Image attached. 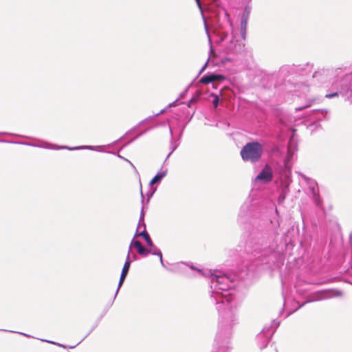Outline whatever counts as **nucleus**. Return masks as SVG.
Returning a JSON list of instances; mask_svg holds the SVG:
<instances>
[{"label": "nucleus", "mask_w": 352, "mask_h": 352, "mask_svg": "<svg viewBox=\"0 0 352 352\" xmlns=\"http://www.w3.org/2000/svg\"><path fill=\"white\" fill-rule=\"evenodd\" d=\"M190 267L210 279V300L219 313V330L214 347L219 351L230 350V335L234 325L238 323L237 309L240 305L233 290L234 280L221 270Z\"/></svg>", "instance_id": "1"}, {"label": "nucleus", "mask_w": 352, "mask_h": 352, "mask_svg": "<svg viewBox=\"0 0 352 352\" xmlns=\"http://www.w3.org/2000/svg\"><path fill=\"white\" fill-rule=\"evenodd\" d=\"M311 84L324 88L326 90V98L341 96L345 101L352 104V71L345 72L340 68L335 70L320 68L314 73Z\"/></svg>", "instance_id": "2"}, {"label": "nucleus", "mask_w": 352, "mask_h": 352, "mask_svg": "<svg viewBox=\"0 0 352 352\" xmlns=\"http://www.w3.org/2000/svg\"><path fill=\"white\" fill-rule=\"evenodd\" d=\"M278 235V232L275 231L272 234L264 232L251 236L247 244V252L258 258L271 255L277 248L274 238Z\"/></svg>", "instance_id": "3"}, {"label": "nucleus", "mask_w": 352, "mask_h": 352, "mask_svg": "<svg viewBox=\"0 0 352 352\" xmlns=\"http://www.w3.org/2000/svg\"><path fill=\"white\" fill-rule=\"evenodd\" d=\"M263 152V146L259 142H251L242 148L240 154L243 161L256 163L261 160Z\"/></svg>", "instance_id": "4"}, {"label": "nucleus", "mask_w": 352, "mask_h": 352, "mask_svg": "<svg viewBox=\"0 0 352 352\" xmlns=\"http://www.w3.org/2000/svg\"><path fill=\"white\" fill-rule=\"evenodd\" d=\"M313 69V64L310 63L300 65H287L281 67L282 72H288L290 74H303L305 72H309Z\"/></svg>", "instance_id": "5"}, {"label": "nucleus", "mask_w": 352, "mask_h": 352, "mask_svg": "<svg viewBox=\"0 0 352 352\" xmlns=\"http://www.w3.org/2000/svg\"><path fill=\"white\" fill-rule=\"evenodd\" d=\"M308 190L316 206L322 208V200L319 195V188L317 182L311 179H306Z\"/></svg>", "instance_id": "6"}, {"label": "nucleus", "mask_w": 352, "mask_h": 352, "mask_svg": "<svg viewBox=\"0 0 352 352\" xmlns=\"http://www.w3.org/2000/svg\"><path fill=\"white\" fill-rule=\"evenodd\" d=\"M342 296V292L338 289H327L319 291L314 294L311 300L309 301H318Z\"/></svg>", "instance_id": "7"}, {"label": "nucleus", "mask_w": 352, "mask_h": 352, "mask_svg": "<svg viewBox=\"0 0 352 352\" xmlns=\"http://www.w3.org/2000/svg\"><path fill=\"white\" fill-rule=\"evenodd\" d=\"M253 209V206L250 201L244 202L239 210L238 214V222L243 223L248 221L251 216V213Z\"/></svg>", "instance_id": "8"}, {"label": "nucleus", "mask_w": 352, "mask_h": 352, "mask_svg": "<svg viewBox=\"0 0 352 352\" xmlns=\"http://www.w3.org/2000/svg\"><path fill=\"white\" fill-rule=\"evenodd\" d=\"M243 47V45L238 40L235 39L233 34L231 35V39L225 46L224 51L228 54H237Z\"/></svg>", "instance_id": "9"}, {"label": "nucleus", "mask_w": 352, "mask_h": 352, "mask_svg": "<svg viewBox=\"0 0 352 352\" xmlns=\"http://www.w3.org/2000/svg\"><path fill=\"white\" fill-rule=\"evenodd\" d=\"M273 178V172L272 168L268 165L265 164L263 168L261 170L258 175L256 176L255 180L260 181L264 184H267L272 181Z\"/></svg>", "instance_id": "10"}, {"label": "nucleus", "mask_w": 352, "mask_h": 352, "mask_svg": "<svg viewBox=\"0 0 352 352\" xmlns=\"http://www.w3.org/2000/svg\"><path fill=\"white\" fill-rule=\"evenodd\" d=\"M270 335V332L266 333V330L263 329V330L256 336V339L260 350H263L267 345Z\"/></svg>", "instance_id": "11"}, {"label": "nucleus", "mask_w": 352, "mask_h": 352, "mask_svg": "<svg viewBox=\"0 0 352 352\" xmlns=\"http://www.w3.org/2000/svg\"><path fill=\"white\" fill-rule=\"evenodd\" d=\"M132 247H134L137 250L138 253L142 256H147L148 254V249L144 247L140 241L138 240L135 241L133 239L131 241L129 250L130 252H131Z\"/></svg>", "instance_id": "12"}, {"label": "nucleus", "mask_w": 352, "mask_h": 352, "mask_svg": "<svg viewBox=\"0 0 352 352\" xmlns=\"http://www.w3.org/2000/svg\"><path fill=\"white\" fill-rule=\"evenodd\" d=\"M20 144L31 146L34 147H39V148H43L47 149H58V146H56L55 144H52L50 143L46 142H41L40 144H35V143H30V142H19Z\"/></svg>", "instance_id": "13"}, {"label": "nucleus", "mask_w": 352, "mask_h": 352, "mask_svg": "<svg viewBox=\"0 0 352 352\" xmlns=\"http://www.w3.org/2000/svg\"><path fill=\"white\" fill-rule=\"evenodd\" d=\"M167 173H168L167 168L163 169V168H162L160 169V170L151 180L149 184L151 186H153L154 184L160 183L162 179L167 175Z\"/></svg>", "instance_id": "14"}, {"label": "nucleus", "mask_w": 352, "mask_h": 352, "mask_svg": "<svg viewBox=\"0 0 352 352\" xmlns=\"http://www.w3.org/2000/svg\"><path fill=\"white\" fill-rule=\"evenodd\" d=\"M135 236H141V237L144 238V240L146 241L148 246H153V243L149 234L146 232L145 223H143V230L140 232H136Z\"/></svg>", "instance_id": "15"}, {"label": "nucleus", "mask_w": 352, "mask_h": 352, "mask_svg": "<svg viewBox=\"0 0 352 352\" xmlns=\"http://www.w3.org/2000/svg\"><path fill=\"white\" fill-rule=\"evenodd\" d=\"M297 151V145L293 140H290L287 146V154L286 157L287 161H290L296 151Z\"/></svg>", "instance_id": "16"}, {"label": "nucleus", "mask_w": 352, "mask_h": 352, "mask_svg": "<svg viewBox=\"0 0 352 352\" xmlns=\"http://www.w3.org/2000/svg\"><path fill=\"white\" fill-rule=\"evenodd\" d=\"M102 146H75V147H69L67 146H60L58 148L60 149H67L69 151H74V150H82V149H87V150H94V151H100Z\"/></svg>", "instance_id": "17"}, {"label": "nucleus", "mask_w": 352, "mask_h": 352, "mask_svg": "<svg viewBox=\"0 0 352 352\" xmlns=\"http://www.w3.org/2000/svg\"><path fill=\"white\" fill-rule=\"evenodd\" d=\"M169 131H170V136H171V140H170V152L168 153V155H167L164 162L166 163V162L167 161L168 158L170 156V155L177 149V148L178 147L179 143V142H177L176 141H175L173 140V131H172V129L170 127V126H169Z\"/></svg>", "instance_id": "18"}, {"label": "nucleus", "mask_w": 352, "mask_h": 352, "mask_svg": "<svg viewBox=\"0 0 352 352\" xmlns=\"http://www.w3.org/2000/svg\"><path fill=\"white\" fill-rule=\"evenodd\" d=\"M214 74L205 75L200 79V82L205 85L209 84L210 82H214Z\"/></svg>", "instance_id": "19"}, {"label": "nucleus", "mask_w": 352, "mask_h": 352, "mask_svg": "<svg viewBox=\"0 0 352 352\" xmlns=\"http://www.w3.org/2000/svg\"><path fill=\"white\" fill-rule=\"evenodd\" d=\"M248 20L241 19V36L243 40L245 38Z\"/></svg>", "instance_id": "20"}, {"label": "nucleus", "mask_w": 352, "mask_h": 352, "mask_svg": "<svg viewBox=\"0 0 352 352\" xmlns=\"http://www.w3.org/2000/svg\"><path fill=\"white\" fill-rule=\"evenodd\" d=\"M131 265V256H130V250L128 251V254L126 256V261L124 264L122 272L124 273L128 274L129 268Z\"/></svg>", "instance_id": "21"}, {"label": "nucleus", "mask_w": 352, "mask_h": 352, "mask_svg": "<svg viewBox=\"0 0 352 352\" xmlns=\"http://www.w3.org/2000/svg\"><path fill=\"white\" fill-rule=\"evenodd\" d=\"M151 248V249H148V254H151L153 255H156L157 256H159V258H162V252L161 250L157 248L156 247L154 244H153V246H149Z\"/></svg>", "instance_id": "22"}, {"label": "nucleus", "mask_w": 352, "mask_h": 352, "mask_svg": "<svg viewBox=\"0 0 352 352\" xmlns=\"http://www.w3.org/2000/svg\"><path fill=\"white\" fill-rule=\"evenodd\" d=\"M141 196H142V209H141V212H140V219H139V226H140V223L142 222L144 223V195H143V193L141 192Z\"/></svg>", "instance_id": "23"}, {"label": "nucleus", "mask_w": 352, "mask_h": 352, "mask_svg": "<svg viewBox=\"0 0 352 352\" xmlns=\"http://www.w3.org/2000/svg\"><path fill=\"white\" fill-rule=\"evenodd\" d=\"M165 111H166V109H162L159 113H156V114H155V115H153V116H149V117L146 118V119H144V120H142L141 122H140L139 125H141V124H142L146 123V122H148V121H150V120H153V119H154V118H155V117H157V116H160V114L164 113Z\"/></svg>", "instance_id": "24"}, {"label": "nucleus", "mask_w": 352, "mask_h": 352, "mask_svg": "<svg viewBox=\"0 0 352 352\" xmlns=\"http://www.w3.org/2000/svg\"><path fill=\"white\" fill-rule=\"evenodd\" d=\"M126 275H127L126 273H124L123 272H121V275H120V280H119V283H118V288H117V290H116V294H115V297L118 294L120 287L123 284Z\"/></svg>", "instance_id": "25"}, {"label": "nucleus", "mask_w": 352, "mask_h": 352, "mask_svg": "<svg viewBox=\"0 0 352 352\" xmlns=\"http://www.w3.org/2000/svg\"><path fill=\"white\" fill-rule=\"evenodd\" d=\"M126 275H127L126 273H124L123 272H121V275H120V280H119V283H118V288H117V290H116V294H115V297L118 294L120 287L123 284Z\"/></svg>", "instance_id": "26"}, {"label": "nucleus", "mask_w": 352, "mask_h": 352, "mask_svg": "<svg viewBox=\"0 0 352 352\" xmlns=\"http://www.w3.org/2000/svg\"><path fill=\"white\" fill-rule=\"evenodd\" d=\"M126 275H127L126 273H124L123 272H121V275H120V280H119V283H118V288H117V290H116V294H115V297L118 294L120 287L123 284Z\"/></svg>", "instance_id": "27"}, {"label": "nucleus", "mask_w": 352, "mask_h": 352, "mask_svg": "<svg viewBox=\"0 0 352 352\" xmlns=\"http://www.w3.org/2000/svg\"><path fill=\"white\" fill-rule=\"evenodd\" d=\"M250 13V8L248 6H246L245 8L244 12H243V14L241 15V19L248 20Z\"/></svg>", "instance_id": "28"}, {"label": "nucleus", "mask_w": 352, "mask_h": 352, "mask_svg": "<svg viewBox=\"0 0 352 352\" xmlns=\"http://www.w3.org/2000/svg\"><path fill=\"white\" fill-rule=\"evenodd\" d=\"M224 18L226 20V25L230 28V29H232V23L230 21V19L226 12H224Z\"/></svg>", "instance_id": "29"}, {"label": "nucleus", "mask_w": 352, "mask_h": 352, "mask_svg": "<svg viewBox=\"0 0 352 352\" xmlns=\"http://www.w3.org/2000/svg\"><path fill=\"white\" fill-rule=\"evenodd\" d=\"M225 78H226L225 76H223V75L214 74V82H217V81L221 82L222 80H224Z\"/></svg>", "instance_id": "30"}, {"label": "nucleus", "mask_w": 352, "mask_h": 352, "mask_svg": "<svg viewBox=\"0 0 352 352\" xmlns=\"http://www.w3.org/2000/svg\"><path fill=\"white\" fill-rule=\"evenodd\" d=\"M212 96L214 97V100L212 101V104L214 107H217L219 104V98L217 95L212 94Z\"/></svg>", "instance_id": "31"}, {"label": "nucleus", "mask_w": 352, "mask_h": 352, "mask_svg": "<svg viewBox=\"0 0 352 352\" xmlns=\"http://www.w3.org/2000/svg\"><path fill=\"white\" fill-rule=\"evenodd\" d=\"M311 241V235L305 236V239L302 243H305L306 245H310Z\"/></svg>", "instance_id": "32"}, {"label": "nucleus", "mask_w": 352, "mask_h": 352, "mask_svg": "<svg viewBox=\"0 0 352 352\" xmlns=\"http://www.w3.org/2000/svg\"><path fill=\"white\" fill-rule=\"evenodd\" d=\"M324 111V110H320V109H316L314 111V114H315V118L316 119H319L320 120V114H323V112Z\"/></svg>", "instance_id": "33"}, {"label": "nucleus", "mask_w": 352, "mask_h": 352, "mask_svg": "<svg viewBox=\"0 0 352 352\" xmlns=\"http://www.w3.org/2000/svg\"><path fill=\"white\" fill-rule=\"evenodd\" d=\"M60 346L63 347L64 349H74L76 345H63V344H58Z\"/></svg>", "instance_id": "34"}, {"label": "nucleus", "mask_w": 352, "mask_h": 352, "mask_svg": "<svg viewBox=\"0 0 352 352\" xmlns=\"http://www.w3.org/2000/svg\"><path fill=\"white\" fill-rule=\"evenodd\" d=\"M118 156L120 158H121V159H122V160H124L126 161L127 162H129V163L130 164V165H131L133 168H135V166H134V165L133 164V163H132L131 162H130L129 160H127V159L124 158V157H122V156H121V155H118Z\"/></svg>", "instance_id": "35"}, {"label": "nucleus", "mask_w": 352, "mask_h": 352, "mask_svg": "<svg viewBox=\"0 0 352 352\" xmlns=\"http://www.w3.org/2000/svg\"><path fill=\"white\" fill-rule=\"evenodd\" d=\"M196 100H196V98H191V99L189 100L188 103V107H190L192 103H194V102H196Z\"/></svg>", "instance_id": "36"}, {"label": "nucleus", "mask_w": 352, "mask_h": 352, "mask_svg": "<svg viewBox=\"0 0 352 352\" xmlns=\"http://www.w3.org/2000/svg\"><path fill=\"white\" fill-rule=\"evenodd\" d=\"M208 60H209V58H208ZM208 60H207V62H206V63L204 64V65L202 67V68H201V69L200 70V72H199V73H201L202 72H204V71L206 69V67H207V65H208Z\"/></svg>", "instance_id": "37"}, {"label": "nucleus", "mask_w": 352, "mask_h": 352, "mask_svg": "<svg viewBox=\"0 0 352 352\" xmlns=\"http://www.w3.org/2000/svg\"><path fill=\"white\" fill-rule=\"evenodd\" d=\"M14 135V134L6 133V132H0V135Z\"/></svg>", "instance_id": "38"}, {"label": "nucleus", "mask_w": 352, "mask_h": 352, "mask_svg": "<svg viewBox=\"0 0 352 352\" xmlns=\"http://www.w3.org/2000/svg\"><path fill=\"white\" fill-rule=\"evenodd\" d=\"M204 25H205L206 32V33H207V34L208 36V38H210L208 28V26H207V24H206V21L204 22Z\"/></svg>", "instance_id": "39"}, {"label": "nucleus", "mask_w": 352, "mask_h": 352, "mask_svg": "<svg viewBox=\"0 0 352 352\" xmlns=\"http://www.w3.org/2000/svg\"><path fill=\"white\" fill-rule=\"evenodd\" d=\"M155 190H153L152 192L149 193L147 195V202H148L150 198L153 196V193H154Z\"/></svg>", "instance_id": "40"}, {"label": "nucleus", "mask_w": 352, "mask_h": 352, "mask_svg": "<svg viewBox=\"0 0 352 352\" xmlns=\"http://www.w3.org/2000/svg\"><path fill=\"white\" fill-rule=\"evenodd\" d=\"M285 199V196L283 195H280L279 198H278V202L280 203V202H283Z\"/></svg>", "instance_id": "41"}, {"label": "nucleus", "mask_w": 352, "mask_h": 352, "mask_svg": "<svg viewBox=\"0 0 352 352\" xmlns=\"http://www.w3.org/2000/svg\"><path fill=\"white\" fill-rule=\"evenodd\" d=\"M144 132L142 133H140L139 135H138L136 137H135L133 140H131L129 143H127L126 144H129V143L132 142L134 140L137 139L138 138H139L142 134H143Z\"/></svg>", "instance_id": "42"}, {"label": "nucleus", "mask_w": 352, "mask_h": 352, "mask_svg": "<svg viewBox=\"0 0 352 352\" xmlns=\"http://www.w3.org/2000/svg\"><path fill=\"white\" fill-rule=\"evenodd\" d=\"M160 261L161 265H162L164 267H166L165 264H164V261H163V256H162V258H160Z\"/></svg>", "instance_id": "43"}, {"label": "nucleus", "mask_w": 352, "mask_h": 352, "mask_svg": "<svg viewBox=\"0 0 352 352\" xmlns=\"http://www.w3.org/2000/svg\"><path fill=\"white\" fill-rule=\"evenodd\" d=\"M177 100H175V101H174L173 102L170 103V104H169V106H170V107H175V106H176V103H177Z\"/></svg>", "instance_id": "44"}, {"label": "nucleus", "mask_w": 352, "mask_h": 352, "mask_svg": "<svg viewBox=\"0 0 352 352\" xmlns=\"http://www.w3.org/2000/svg\"><path fill=\"white\" fill-rule=\"evenodd\" d=\"M199 8H201L200 0H195Z\"/></svg>", "instance_id": "45"}, {"label": "nucleus", "mask_w": 352, "mask_h": 352, "mask_svg": "<svg viewBox=\"0 0 352 352\" xmlns=\"http://www.w3.org/2000/svg\"><path fill=\"white\" fill-rule=\"evenodd\" d=\"M199 8H201L200 0H195Z\"/></svg>", "instance_id": "46"}, {"label": "nucleus", "mask_w": 352, "mask_h": 352, "mask_svg": "<svg viewBox=\"0 0 352 352\" xmlns=\"http://www.w3.org/2000/svg\"><path fill=\"white\" fill-rule=\"evenodd\" d=\"M142 228H143V226H142V222L140 223V226H139V224L138 225V227H137V230L136 232H138V229Z\"/></svg>", "instance_id": "47"}, {"label": "nucleus", "mask_w": 352, "mask_h": 352, "mask_svg": "<svg viewBox=\"0 0 352 352\" xmlns=\"http://www.w3.org/2000/svg\"><path fill=\"white\" fill-rule=\"evenodd\" d=\"M137 258L136 256L135 255H133L131 258V261H135Z\"/></svg>", "instance_id": "48"}, {"label": "nucleus", "mask_w": 352, "mask_h": 352, "mask_svg": "<svg viewBox=\"0 0 352 352\" xmlns=\"http://www.w3.org/2000/svg\"><path fill=\"white\" fill-rule=\"evenodd\" d=\"M227 36H228V35H227V34H226V35H224V36L221 38V41H226V37H227Z\"/></svg>", "instance_id": "49"}, {"label": "nucleus", "mask_w": 352, "mask_h": 352, "mask_svg": "<svg viewBox=\"0 0 352 352\" xmlns=\"http://www.w3.org/2000/svg\"><path fill=\"white\" fill-rule=\"evenodd\" d=\"M291 314H292V312H289V313L287 314V315H286V316H285V317L289 316Z\"/></svg>", "instance_id": "50"}, {"label": "nucleus", "mask_w": 352, "mask_h": 352, "mask_svg": "<svg viewBox=\"0 0 352 352\" xmlns=\"http://www.w3.org/2000/svg\"><path fill=\"white\" fill-rule=\"evenodd\" d=\"M304 108H305V107H300V108H298V110H302V109H303Z\"/></svg>", "instance_id": "51"}, {"label": "nucleus", "mask_w": 352, "mask_h": 352, "mask_svg": "<svg viewBox=\"0 0 352 352\" xmlns=\"http://www.w3.org/2000/svg\"><path fill=\"white\" fill-rule=\"evenodd\" d=\"M0 142H7V141H6V140H0Z\"/></svg>", "instance_id": "52"}, {"label": "nucleus", "mask_w": 352, "mask_h": 352, "mask_svg": "<svg viewBox=\"0 0 352 352\" xmlns=\"http://www.w3.org/2000/svg\"><path fill=\"white\" fill-rule=\"evenodd\" d=\"M130 133H131V131H128L127 133H126L125 135H129Z\"/></svg>", "instance_id": "53"}, {"label": "nucleus", "mask_w": 352, "mask_h": 352, "mask_svg": "<svg viewBox=\"0 0 352 352\" xmlns=\"http://www.w3.org/2000/svg\"><path fill=\"white\" fill-rule=\"evenodd\" d=\"M278 325H279V322H278L276 324V327H277Z\"/></svg>", "instance_id": "54"}, {"label": "nucleus", "mask_w": 352, "mask_h": 352, "mask_svg": "<svg viewBox=\"0 0 352 352\" xmlns=\"http://www.w3.org/2000/svg\"><path fill=\"white\" fill-rule=\"evenodd\" d=\"M238 278H243V276H239Z\"/></svg>", "instance_id": "55"}]
</instances>
